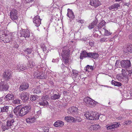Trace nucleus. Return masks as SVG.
<instances>
[{"instance_id": "33", "label": "nucleus", "mask_w": 132, "mask_h": 132, "mask_svg": "<svg viewBox=\"0 0 132 132\" xmlns=\"http://www.w3.org/2000/svg\"><path fill=\"white\" fill-rule=\"evenodd\" d=\"M111 83L113 85L117 86H120L121 85V83L114 80L112 81Z\"/></svg>"}, {"instance_id": "52", "label": "nucleus", "mask_w": 132, "mask_h": 132, "mask_svg": "<svg viewBox=\"0 0 132 132\" xmlns=\"http://www.w3.org/2000/svg\"><path fill=\"white\" fill-rule=\"evenodd\" d=\"M29 118L30 119V121H31V123H32L33 122L35 121L34 120H35V118H34V117L32 118L30 117Z\"/></svg>"}, {"instance_id": "6", "label": "nucleus", "mask_w": 132, "mask_h": 132, "mask_svg": "<svg viewBox=\"0 0 132 132\" xmlns=\"http://www.w3.org/2000/svg\"><path fill=\"white\" fill-rule=\"evenodd\" d=\"M31 108L30 105H26L22 108L21 106L19 116H22L27 114L30 111Z\"/></svg>"}, {"instance_id": "31", "label": "nucleus", "mask_w": 132, "mask_h": 132, "mask_svg": "<svg viewBox=\"0 0 132 132\" xmlns=\"http://www.w3.org/2000/svg\"><path fill=\"white\" fill-rule=\"evenodd\" d=\"M93 120H97L99 118V115L97 112H93Z\"/></svg>"}, {"instance_id": "62", "label": "nucleus", "mask_w": 132, "mask_h": 132, "mask_svg": "<svg viewBox=\"0 0 132 132\" xmlns=\"http://www.w3.org/2000/svg\"><path fill=\"white\" fill-rule=\"evenodd\" d=\"M130 123H131L130 121L128 122V123H127V122L126 121V122H125V123L126 124H129Z\"/></svg>"}, {"instance_id": "24", "label": "nucleus", "mask_w": 132, "mask_h": 132, "mask_svg": "<svg viewBox=\"0 0 132 132\" xmlns=\"http://www.w3.org/2000/svg\"><path fill=\"white\" fill-rule=\"evenodd\" d=\"M21 105H19L15 108L13 110L14 113L16 115L20 114V109H21Z\"/></svg>"}, {"instance_id": "32", "label": "nucleus", "mask_w": 132, "mask_h": 132, "mask_svg": "<svg viewBox=\"0 0 132 132\" xmlns=\"http://www.w3.org/2000/svg\"><path fill=\"white\" fill-rule=\"evenodd\" d=\"M9 107L8 106H6L1 108V111L2 112H7L9 110Z\"/></svg>"}, {"instance_id": "22", "label": "nucleus", "mask_w": 132, "mask_h": 132, "mask_svg": "<svg viewBox=\"0 0 132 132\" xmlns=\"http://www.w3.org/2000/svg\"><path fill=\"white\" fill-rule=\"evenodd\" d=\"M120 5L118 3H115L109 7V9L111 10H117L118 9V7H120Z\"/></svg>"}, {"instance_id": "51", "label": "nucleus", "mask_w": 132, "mask_h": 132, "mask_svg": "<svg viewBox=\"0 0 132 132\" xmlns=\"http://www.w3.org/2000/svg\"><path fill=\"white\" fill-rule=\"evenodd\" d=\"M70 116H68L65 117V120L68 122H69V121H70Z\"/></svg>"}, {"instance_id": "9", "label": "nucleus", "mask_w": 132, "mask_h": 132, "mask_svg": "<svg viewBox=\"0 0 132 132\" xmlns=\"http://www.w3.org/2000/svg\"><path fill=\"white\" fill-rule=\"evenodd\" d=\"M29 87V83L27 82L22 83L20 85L19 88V91L21 92L26 90Z\"/></svg>"}, {"instance_id": "18", "label": "nucleus", "mask_w": 132, "mask_h": 132, "mask_svg": "<svg viewBox=\"0 0 132 132\" xmlns=\"http://www.w3.org/2000/svg\"><path fill=\"white\" fill-rule=\"evenodd\" d=\"M35 77L38 79H44L46 78V76L44 73L38 72H36L35 73Z\"/></svg>"}, {"instance_id": "39", "label": "nucleus", "mask_w": 132, "mask_h": 132, "mask_svg": "<svg viewBox=\"0 0 132 132\" xmlns=\"http://www.w3.org/2000/svg\"><path fill=\"white\" fill-rule=\"evenodd\" d=\"M91 128H93V129L94 130L95 129H97L99 128L100 126L98 125H94L92 126L91 127Z\"/></svg>"}, {"instance_id": "14", "label": "nucleus", "mask_w": 132, "mask_h": 132, "mask_svg": "<svg viewBox=\"0 0 132 132\" xmlns=\"http://www.w3.org/2000/svg\"><path fill=\"white\" fill-rule=\"evenodd\" d=\"M84 101L86 103L87 105L90 107L92 106L93 103H92L93 102V101H94V100L88 97L84 98Z\"/></svg>"}, {"instance_id": "12", "label": "nucleus", "mask_w": 132, "mask_h": 132, "mask_svg": "<svg viewBox=\"0 0 132 132\" xmlns=\"http://www.w3.org/2000/svg\"><path fill=\"white\" fill-rule=\"evenodd\" d=\"M120 64L122 67L126 68H128L131 65L130 62L129 60H128L122 61Z\"/></svg>"}, {"instance_id": "46", "label": "nucleus", "mask_w": 132, "mask_h": 132, "mask_svg": "<svg viewBox=\"0 0 132 132\" xmlns=\"http://www.w3.org/2000/svg\"><path fill=\"white\" fill-rule=\"evenodd\" d=\"M42 129L45 132H48L49 131V128L48 127H44L42 128Z\"/></svg>"}, {"instance_id": "50", "label": "nucleus", "mask_w": 132, "mask_h": 132, "mask_svg": "<svg viewBox=\"0 0 132 132\" xmlns=\"http://www.w3.org/2000/svg\"><path fill=\"white\" fill-rule=\"evenodd\" d=\"M100 30L99 31L101 33L102 32L103 33V32L104 33L106 29H105L104 28H103L101 29H100Z\"/></svg>"}, {"instance_id": "25", "label": "nucleus", "mask_w": 132, "mask_h": 132, "mask_svg": "<svg viewBox=\"0 0 132 132\" xmlns=\"http://www.w3.org/2000/svg\"><path fill=\"white\" fill-rule=\"evenodd\" d=\"M34 94H39L41 93V91L39 86H37L35 88L32 89Z\"/></svg>"}, {"instance_id": "60", "label": "nucleus", "mask_w": 132, "mask_h": 132, "mask_svg": "<svg viewBox=\"0 0 132 132\" xmlns=\"http://www.w3.org/2000/svg\"><path fill=\"white\" fill-rule=\"evenodd\" d=\"M128 72L129 74H131L132 73V69H131V70H129L128 71Z\"/></svg>"}, {"instance_id": "54", "label": "nucleus", "mask_w": 132, "mask_h": 132, "mask_svg": "<svg viewBox=\"0 0 132 132\" xmlns=\"http://www.w3.org/2000/svg\"><path fill=\"white\" fill-rule=\"evenodd\" d=\"M26 121L28 123H31V121H30L29 118H27L26 119Z\"/></svg>"}, {"instance_id": "61", "label": "nucleus", "mask_w": 132, "mask_h": 132, "mask_svg": "<svg viewBox=\"0 0 132 132\" xmlns=\"http://www.w3.org/2000/svg\"><path fill=\"white\" fill-rule=\"evenodd\" d=\"M32 0H26V2L27 3H29Z\"/></svg>"}, {"instance_id": "7", "label": "nucleus", "mask_w": 132, "mask_h": 132, "mask_svg": "<svg viewBox=\"0 0 132 132\" xmlns=\"http://www.w3.org/2000/svg\"><path fill=\"white\" fill-rule=\"evenodd\" d=\"M49 96L48 95H46L42 96L39 103V105L43 106H46L48 105V103L46 100L47 99Z\"/></svg>"}, {"instance_id": "10", "label": "nucleus", "mask_w": 132, "mask_h": 132, "mask_svg": "<svg viewBox=\"0 0 132 132\" xmlns=\"http://www.w3.org/2000/svg\"><path fill=\"white\" fill-rule=\"evenodd\" d=\"M20 33L21 35L20 37H23L25 38H29L30 36V32L28 30L22 29L20 31Z\"/></svg>"}, {"instance_id": "17", "label": "nucleus", "mask_w": 132, "mask_h": 132, "mask_svg": "<svg viewBox=\"0 0 132 132\" xmlns=\"http://www.w3.org/2000/svg\"><path fill=\"white\" fill-rule=\"evenodd\" d=\"M124 71H125L124 69H122V76L121 77V76H119L118 78L119 79H121L123 80V81L126 83H127L128 81V76L127 75H124V74L123 73V72H124ZM117 77H118V75H117Z\"/></svg>"}, {"instance_id": "45", "label": "nucleus", "mask_w": 132, "mask_h": 132, "mask_svg": "<svg viewBox=\"0 0 132 132\" xmlns=\"http://www.w3.org/2000/svg\"><path fill=\"white\" fill-rule=\"evenodd\" d=\"M25 51L27 52L28 54H30L32 52V50L31 48L29 49L27 48L25 50Z\"/></svg>"}, {"instance_id": "27", "label": "nucleus", "mask_w": 132, "mask_h": 132, "mask_svg": "<svg viewBox=\"0 0 132 132\" xmlns=\"http://www.w3.org/2000/svg\"><path fill=\"white\" fill-rule=\"evenodd\" d=\"M64 125L63 122L61 121H57L55 122L54 124V126L56 127H62Z\"/></svg>"}, {"instance_id": "20", "label": "nucleus", "mask_w": 132, "mask_h": 132, "mask_svg": "<svg viewBox=\"0 0 132 132\" xmlns=\"http://www.w3.org/2000/svg\"><path fill=\"white\" fill-rule=\"evenodd\" d=\"M77 108H76V107L74 106L71 107L68 110L69 111L68 112L69 113L70 112V113L73 114H77Z\"/></svg>"}, {"instance_id": "3", "label": "nucleus", "mask_w": 132, "mask_h": 132, "mask_svg": "<svg viewBox=\"0 0 132 132\" xmlns=\"http://www.w3.org/2000/svg\"><path fill=\"white\" fill-rule=\"evenodd\" d=\"M15 121L13 119H10L7 121L6 122L2 123L1 125V128L4 131L8 130L9 128L13 127L15 126L14 123Z\"/></svg>"}, {"instance_id": "55", "label": "nucleus", "mask_w": 132, "mask_h": 132, "mask_svg": "<svg viewBox=\"0 0 132 132\" xmlns=\"http://www.w3.org/2000/svg\"><path fill=\"white\" fill-rule=\"evenodd\" d=\"M84 20H79L78 21V22L80 23L81 24H82L84 23Z\"/></svg>"}, {"instance_id": "38", "label": "nucleus", "mask_w": 132, "mask_h": 132, "mask_svg": "<svg viewBox=\"0 0 132 132\" xmlns=\"http://www.w3.org/2000/svg\"><path fill=\"white\" fill-rule=\"evenodd\" d=\"M17 68L18 70L23 71L26 69V68L23 66H20L19 65H18L17 66Z\"/></svg>"}, {"instance_id": "44", "label": "nucleus", "mask_w": 132, "mask_h": 132, "mask_svg": "<svg viewBox=\"0 0 132 132\" xmlns=\"http://www.w3.org/2000/svg\"><path fill=\"white\" fill-rule=\"evenodd\" d=\"M13 104H16L20 103V101L18 99H15V100H14L12 101Z\"/></svg>"}, {"instance_id": "34", "label": "nucleus", "mask_w": 132, "mask_h": 132, "mask_svg": "<svg viewBox=\"0 0 132 132\" xmlns=\"http://www.w3.org/2000/svg\"><path fill=\"white\" fill-rule=\"evenodd\" d=\"M38 96L37 95H31L30 96V100L33 101L36 100L38 98Z\"/></svg>"}, {"instance_id": "13", "label": "nucleus", "mask_w": 132, "mask_h": 132, "mask_svg": "<svg viewBox=\"0 0 132 132\" xmlns=\"http://www.w3.org/2000/svg\"><path fill=\"white\" fill-rule=\"evenodd\" d=\"M29 93L27 92L22 93L21 97L23 102H26L27 101L29 98Z\"/></svg>"}, {"instance_id": "56", "label": "nucleus", "mask_w": 132, "mask_h": 132, "mask_svg": "<svg viewBox=\"0 0 132 132\" xmlns=\"http://www.w3.org/2000/svg\"><path fill=\"white\" fill-rule=\"evenodd\" d=\"M129 38L130 39L132 40V33L129 35Z\"/></svg>"}, {"instance_id": "64", "label": "nucleus", "mask_w": 132, "mask_h": 132, "mask_svg": "<svg viewBox=\"0 0 132 132\" xmlns=\"http://www.w3.org/2000/svg\"><path fill=\"white\" fill-rule=\"evenodd\" d=\"M113 39H110V42L112 41Z\"/></svg>"}, {"instance_id": "57", "label": "nucleus", "mask_w": 132, "mask_h": 132, "mask_svg": "<svg viewBox=\"0 0 132 132\" xmlns=\"http://www.w3.org/2000/svg\"><path fill=\"white\" fill-rule=\"evenodd\" d=\"M76 119L77 120L76 121H78V122H80L81 121V118H78V119L77 118H76Z\"/></svg>"}, {"instance_id": "15", "label": "nucleus", "mask_w": 132, "mask_h": 132, "mask_svg": "<svg viewBox=\"0 0 132 132\" xmlns=\"http://www.w3.org/2000/svg\"><path fill=\"white\" fill-rule=\"evenodd\" d=\"M41 20L39 16L37 15L33 19V22L35 24V25L37 27H39L41 24Z\"/></svg>"}, {"instance_id": "53", "label": "nucleus", "mask_w": 132, "mask_h": 132, "mask_svg": "<svg viewBox=\"0 0 132 132\" xmlns=\"http://www.w3.org/2000/svg\"><path fill=\"white\" fill-rule=\"evenodd\" d=\"M119 63V61L117 60L116 61V62L115 64V66L116 67H118V64Z\"/></svg>"}, {"instance_id": "41", "label": "nucleus", "mask_w": 132, "mask_h": 132, "mask_svg": "<svg viewBox=\"0 0 132 132\" xmlns=\"http://www.w3.org/2000/svg\"><path fill=\"white\" fill-rule=\"evenodd\" d=\"M72 75L76 77L78 73V71L76 70H72Z\"/></svg>"}, {"instance_id": "2", "label": "nucleus", "mask_w": 132, "mask_h": 132, "mask_svg": "<svg viewBox=\"0 0 132 132\" xmlns=\"http://www.w3.org/2000/svg\"><path fill=\"white\" fill-rule=\"evenodd\" d=\"M70 51L66 47H63L62 49L61 56L64 62L65 63L69 62Z\"/></svg>"}, {"instance_id": "5", "label": "nucleus", "mask_w": 132, "mask_h": 132, "mask_svg": "<svg viewBox=\"0 0 132 132\" xmlns=\"http://www.w3.org/2000/svg\"><path fill=\"white\" fill-rule=\"evenodd\" d=\"M12 72L10 70H5L3 73L2 77L4 80L9 81L12 77Z\"/></svg>"}, {"instance_id": "48", "label": "nucleus", "mask_w": 132, "mask_h": 132, "mask_svg": "<svg viewBox=\"0 0 132 132\" xmlns=\"http://www.w3.org/2000/svg\"><path fill=\"white\" fill-rule=\"evenodd\" d=\"M108 39L106 38H102L100 40V41L102 42H104L107 41Z\"/></svg>"}, {"instance_id": "63", "label": "nucleus", "mask_w": 132, "mask_h": 132, "mask_svg": "<svg viewBox=\"0 0 132 132\" xmlns=\"http://www.w3.org/2000/svg\"><path fill=\"white\" fill-rule=\"evenodd\" d=\"M2 97H1L0 98V103L2 102L3 100L2 99Z\"/></svg>"}, {"instance_id": "49", "label": "nucleus", "mask_w": 132, "mask_h": 132, "mask_svg": "<svg viewBox=\"0 0 132 132\" xmlns=\"http://www.w3.org/2000/svg\"><path fill=\"white\" fill-rule=\"evenodd\" d=\"M128 50L130 51V53H132V45H130L128 46Z\"/></svg>"}, {"instance_id": "36", "label": "nucleus", "mask_w": 132, "mask_h": 132, "mask_svg": "<svg viewBox=\"0 0 132 132\" xmlns=\"http://www.w3.org/2000/svg\"><path fill=\"white\" fill-rule=\"evenodd\" d=\"M123 52L126 55H128L130 53V51L128 50V46L127 47H125L124 50Z\"/></svg>"}, {"instance_id": "59", "label": "nucleus", "mask_w": 132, "mask_h": 132, "mask_svg": "<svg viewBox=\"0 0 132 132\" xmlns=\"http://www.w3.org/2000/svg\"><path fill=\"white\" fill-rule=\"evenodd\" d=\"M89 45L90 46H92L93 45V43L92 42H89Z\"/></svg>"}, {"instance_id": "26", "label": "nucleus", "mask_w": 132, "mask_h": 132, "mask_svg": "<svg viewBox=\"0 0 132 132\" xmlns=\"http://www.w3.org/2000/svg\"><path fill=\"white\" fill-rule=\"evenodd\" d=\"M98 21L97 19L95 20L93 22L90 23L88 26L89 29H91L94 27L97 23Z\"/></svg>"}, {"instance_id": "11", "label": "nucleus", "mask_w": 132, "mask_h": 132, "mask_svg": "<svg viewBox=\"0 0 132 132\" xmlns=\"http://www.w3.org/2000/svg\"><path fill=\"white\" fill-rule=\"evenodd\" d=\"M9 88V86L8 84H5L3 81H1L0 82V91H6Z\"/></svg>"}, {"instance_id": "35", "label": "nucleus", "mask_w": 132, "mask_h": 132, "mask_svg": "<svg viewBox=\"0 0 132 132\" xmlns=\"http://www.w3.org/2000/svg\"><path fill=\"white\" fill-rule=\"evenodd\" d=\"M29 67L31 68H32L35 65V63L32 60H30L29 61Z\"/></svg>"}, {"instance_id": "30", "label": "nucleus", "mask_w": 132, "mask_h": 132, "mask_svg": "<svg viewBox=\"0 0 132 132\" xmlns=\"http://www.w3.org/2000/svg\"><path fill=\"white\" fill-rule=\"evenodd\" d=\"M106 23L103 20H102L101 22L99 23L98 24V26H97L96 27H97L98 29H100Z\"/></svg>"}, {"instance_id": "21", "label": "nucleus", "mask_w": 132, "mask_h": 132, "mask_svg": "<svg viewBox=\"0 0 132 132\" xmlns=\"http://www.w3.org/2000/svg\"><path fill=\"white\" fill-rule=\"evenodd\" d=\"M67 16L70 18H71L73 19H74L75 17V15L72 10L69 9H68V13Z\"/></svg>"}, {"instance_id": "4", "label": "nucleus", "mask_w": 132, "mask_h": 132, "mask_svg": "<svg viewBox=\"0 0 132 132\" xmlns=\"http://www.w3.org/2000/svg\"><path fill=\"white\" fill-rule=\"evenodd\" d=\"M6 32L4 30H0V39L5 43L9 42L11 40V36L8 35Z\"/></svg>"}, {"instance_id": "43", "label": "nucleus", "mask_w": 132, "mask_h": 132, "mask_svg": "<svg viewBox=\"0 0 132 132\" xmlns=\"http://www.w3.org/2000/svg\"><path fill=\"white\" fill-rule=\"evenodd\" d=\"M76 120H77L76 119V118L70 116V121H69V122H76Z\"/></svg>"}, {"instance_id": "40", "label": "nucleus", "mask_w": 132, "mask_h": 132, "mask_svg": "<svg viewBox=\"0 0 132 132\" xmlns=\"http://www.w3.org/2000/svg\"><path fill=\"white\" fill-rule=\"evenodd\" d=\"M40 46H41V48L43 50V52L45 53L46 51L47 50L46 47L44 44H42L41 45H40Z\"/></svg>"}, {"instance_id": "19", "label": "nucleus", "mask_w": 132, "mask_h": 132, "mask_svg": "<svg viewBox=\"0 0 132 132\" xmlns=\"http://www.w3.org/2000/svg\"><path fill=\"white\" fill-rule=\"evenodd\" d=\"M4 99L6 101H9V102H12L13 101L14 98V96L12 94H7L5 97Z\"/></svg>"}, {"instance_id": "29", "label": "nucleus", "mask_w": 132, "mask_h": 132, "mask_svg": "<svg viewBox=\"0 0 132 132\" xmlns=\"http://www.w3.org/2000/svg\"><path fill=\"white\" fill-rule=\"evenodd\" d=\"M61 96V95L58 94V95L56 94H54L51 96V99L55 100L59 98Z\"/></svg>"}, {"instance_id": "1", "label": "nucleus", "mask_w": 132, "mask_h": 132, "mask_svg": "<svg viewBox=\"0 0 132 132\" xmlns=\"http://www.w3.org/2000/svg\"><path fill=\"white\" fill-rule=\"evenodd\" d=\"M98 56L99 55L96 53H87L86 51L84 50L80 53V58L82 59L83 57H88L95 59L97 58Z\"/></svg>"}, {"instance_id": "58", "label": "nucleus", "mask_w": 132, "mask_h": 132, "mask_svg": "<svg viewBox=\"0 0 132 132\" xmlns=\"http://www.w3.org/2000/svg\"><path fill=\"white\" fill-rule=\"evenodd\" d=\"M94 101H93V102L92 103H93V106H93L94 105H96L97 104V103L94 100Z\"/></svg>"}, {"instance_id": "23", "label": "nucleus", "mask_w": 132, "mask_h": 132, "mask_svg": "<svg viewBox=\"0 0 132 132\" xmlns=\"http://www.w3.org/2000/svg\"><path fill=\"white\" fill-rule=\"evenodd\" d=\"M93 112H90V113H87L84 115L87 119L90 120H93Z\"/></svg>"}, {"instance_id": "8", "label": "nucleus", "mask_w": 132, "mask_h": 132, "mask_svg": "<svg viewBox=\"0 0 132 132\" xmlns=\"http://www.w3.org/2000/svg\"><path fill=\"white\" fill-rule=\"evenodd\" d=\"M10 15L12 20L17 19L18 18L17 11L15 9H12L10 13Z\"/></svg>"}, {"instance_id": "37", "label": "nucleus", "mask_w": 132, "mask_h": 132, "mask_svg": "<svg viewBox=\"0 0 132 132\" xmlns=\"http://www.w3.org/2000/svg\"><path fill=\"white\" fill-rule=\"evenodd\" d=\"M93 66L89 65H87L85 68L84 70L86 71H88V69H90L91 70H93Z\"/></svg>"}, {"instance_id": "16", "label": "nucleus", "mask_w": 132, "mask_h": 132, "mask_svg": "<svg viewBox=\"0 0 132 132\" xmlns=\"http://www.w3.org/2000/svg\"><path fill=\"white\" fill-rule=\"evenodd\" d=\"M90 4L92 6L96 7L101 4L99 0H90Z\"/></svg>"}, {"instance_id": "47", "label": "nucleus", "mask_w": 132, "mask_h": 132, "mask_svg": "<svg viewBox=\"0 0 132 132\" xmlns=\"http://www.w3.org/2000/svg\"><path fill=\"white\" fill-rule=\"evenodd\" d=\"M111 34V33H110V32H108L107 30L106 29L104 33V35L108 36L109 35H110Z\"/></svg>"}, {"instance_id": "28", "label": "nucleus", "mask_w": 132, "mask_h": 132, "mask_svg": "<svg viewBox=\"0 0 132 132\" xmlns=\"http://www.w3.org/2000/svg\"><path fill=\"white\" fill-rule=\"evenodd\" d=\"M119 125L118 124V123L116 124H113L111 125H110L108 126L106 128L107 130H111L115 128H117L119 127Z\"/></svg>"}, {"instance_id": "42", "label": "nucleus", "mask_w": 132, "mask_h": 132, "mask_svg": "<svg viewBox=\"0 0 132 132\" xmlns=\"http://www.w3.org/2000/svg\"><path fill=\"white\" fill-rule=\"evenodd\" d=\"M75 37H76L77 39H78L80 38V32H76L75 34Z\"/></svg>"}]
</instances>
